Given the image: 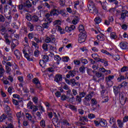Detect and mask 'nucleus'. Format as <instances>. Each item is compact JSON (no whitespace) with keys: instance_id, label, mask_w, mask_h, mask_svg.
<instances>
[{"instance_id":"1","label":"nucleus","mask_w":128,"mask_h":128,"mask_svg":"<svg viewBox=\"0 0 128 128\" xmlns=\"http://www.w3.org/2000/svg\"><path fill=\"white\" fill-rule=\"evenodd\" d=\"M88 6L90 12L94 14H98V10L96 8V4L94 3V2L92 0L89 1Z\"/></svg>"},{"instance_id":"2","label":"nucleus","mask_w":128,"mask_h":128,"mask_svg":"<svg viewBox=\"0 0 128 128\" xmlns=\"http://www.w3.org/2000/svg\"><path fill=\"white\" fill-rule=\"evenodd\" d=\"M94 92H90L89 94L86 96L84 98L83 100V104L84 106H90V100H92V98L94 96Z\"/></svg>"},{"instance_id":"3","label":"nucleus","mask_w":128,"mask_h":128,"mask_svg":"<svg viewBox=\"0 0 128 128\" xmlns=\"http://www.w3.org/2000/svg\"><path fill=\"white\" fill-rule=\"evenodd\" d=\"M118 14H120V16L119 20H124L126 16H128V12L126 10H117Z\"/></svg>"},{"instance_id":"4","label":"nucleus","mask_w":128,"mask_h":128,"mask_svg":"<svg viewBox=\"0 0 128 128\" xmlns=\"http://www.w3.org/2000/svg\"><path fill=\"white\" fill-rule=\"evenodd\" d=\"M78 36V42L80 44H82V42H86V39L87 36L86 33H80Z\"/></svg>"},{"instance_id":"5","label":"nucleus","mask_w":128,"mask_h":128,"mask_svg":"<svg viewBox=\"0 0 128 128\" xmlns=\"http://www.w3.org/2000/svg\"><path fill=\"white\" fill-rule=\"evenodd\" d=\"M56 42V38L52 36H48L45 40V42L46 44H54Z\"/></svg>"},{"instance_id":"6","label":"nucleus","mask_w":128,"mask_h":128,"mask_svg":"<svg viewBox=\"0 0 128 128\" xmlns=\"http://www.w3.org/2000/svg\"><path fill=\"white\" fill-rule=\"evenodd\" d=\"M122 88V84H119L118 86H114L113 87L114 88V92L115 96H118L120 92V88Z\"/></svg>"},{"instance_id":"7","label":"nucleus","mask_w":128,"mask_h":128,"mask_svg":"<svg viewBox=\"0 0 128 128\" xmlns=\"http://www.w3.org/2000/svg\"><path fill=\"white\" fill-rule=\"evenodd\" d=\"M14 54L16 57L17 60H20V58H22V53L18 50H16L14 51Z\"/></svg>"},{"instance_id":"8","label":"nucleus","mask_w":128,"mask_h":128,"mask_svg":"<svg viewBox=\"0 0 128 128\" xmlns=\"http://www.w3.org/2000/svg\"><path fill=\"white\" fill-rule=\"evenodd\" d=\"M120 46L122 50H126L128 48V43L126 42H120Z\"/></svg>"},{"instance_id":"9","label":"nucleus","mask_w":128,"mask_h":128,"mask_svg":"<svg viewBox=\"0 0 128 128\" xmlns=\"http://www.w3.org/2000/svg\"><path fill=\"white\" fill-rule=\"evenodd\" d=\"M32 82L36 84V88H40V82L38 78H34Z\"/></svg>"},{"instance_id":"10","label":"nucleus","mask_w":128,"mask_h":128,"mask_svg":"<svg viewBox=\"0 0 128 128\" xmlns=\"http://www.w3.org/2000/svg\"><path fill=\"white\" fill-rule=\"evenodd\" d=\"M119 98L121 102H124V104H126V98H124V94L122 93H120Z\"/></svg>"},{"instance_id":"11","label":"nucleus","mask_w":128,"mask_h":128,"mask_svg":"<svg viewBox=\"0 0 128 128\" xmlns=\"http://www.w3.org/2000/svg\"><path fill=\"white\" fill-rule=\"evenodd\" d=\"M62 80V76L60 74H56L54 78V82H60V80Z\"/></svg>"},{"instance_id":"12","label":"nucleus","mask_w":128,"mask_h":128,"mask_svg":"<svg viewBox=\"0 0 128 128\" xmlns=\"http://www.w3.org/2000/svg\"><path fill=\"white\" fill-rule=\"evenodd\" d=\"M32 6V4L30 2V0H26V2L24 3V8H30Z\"/></svg>"},{"instance_id":"13","label":"nucleus","mask_w":128,"mask_h":128,"mask_svg":"<svg viewBox=\"0 0 128 128\" xmlns=\"http://www.w3.org/2000/svg\"><path fill=\"white\" fill-rule=\"evenodd\" d=\"M91 104L92 106L93 107V110H96V108H95L94 106H96V104H98L95 98L92 99Z\"/></svg>"},{"instance_id":"14","label":"nucleus","mask_w":128,"mask_h":128,"mask_svg":"<svg viewBox=\"0 0 128 128\" xmlns=\"http://www.w3.org/2000/svg\"><path fill=\"white\" fill-rule=\"evenodd\" d=\"M40 20V18H38V16L34 15L32 16V19L31 20V22H38Z\"/></svg>"},{"instance_id":"15","label":"nucleus","mask_w":128,"mask_h":128,"mask_svg":"<svg viewBox=\"0 0 128 128\" xmlns=\"http://www.w3.org/2000/svg\"><path fill=\"white\" fill-rule=\"evenodd\" d=\"M70 82L74 86H80V84H79L78 82H76V80L74 78L72 79L70 81Z\"/></svg>"},{"instance_id":"16","label":"nucleus","mask_w":128,"mask_h":128,"mask_svg":"<svg viewBox=\"0 0 128 128\" xmlns=\"http://www.w3.org/2000/svg\"><path fill=\"white\" fill-rule=\"evenodd\" d=\"M6 72V70L2 67V65H0V78H2L4 76V74Z\"/></svg>"},{"instance_id":"17","label":"nucleus","mask_w":128,"mask_h":128,"mask_svg":"<svg viewBox=\"0 0 128 128\" xmlns=\"http://www.w3.org/2000/svg\"><path fill=\"white\" fill-rule=\"evenodd\" d=\"M100 126H106V121L104 119H101L100 121Z\"/></svg>"},{"instance_id":"18","label":"nucleus","mask_w":128,"mask_h":128,"mask_svg":"<svg viewBox=\"0 0 128 128\" xmlns=\"http://www.w3.org/2000/svg\"><path fill=\"white\" fill-rule=\"evenodd\" d=\"M95 74L97 78H102L101 80H104V75L102 74L97 72Z\"/></svg>"},{"instance_id":"19","label":"nucleus","mask_w":128,"mask_h":128,"mask_svg":"<svg viewBox=\"0 0 128 128\" xmlns=\"http://www.w3.org/2000/svg\"><path fill=\"white\" fill-rule=\"evenodd\" d=\"M63 88L64 90H67V92H66L67 94H70L72 92V90H70V88L68 86V85H66V84H65L64 85Z\"/></svg>"},{"instance_id":"20","label":"nucleus","mask_w":128,"mask_h":128,"mask_svg":"<svg viewBox=\"0 0 128 128\" xmlns=\"http://www.w3.org/2000/svg\"><path fill=\"white\" fill-rule=\"evenodd\" d=\"M104 34H100L97 36V38L98 40L104 41Z\"/></svg>"},{"instance_id":"21","label":"nucleus","mask_w":128,"mask_h":128,"mask_svg":"<svg viewBox=\"0 0 128 128\" xmlns=\"http://www.w3.org/2000/svg\"><path fill=\"white\" fill-rule=\"evenodd\" d=\"M78 30L80 34L86 33V32L84 31V26L80 25L78 27Z\"/></svg>"},{"instance_id":"22","label":"nucleus","mask_w":128,"mask_h":128,"mask_svg":"<svg viewBox=\"0 0 128 128\" xmlns=\"http://www.w3.org/2000/svg\"><path fill=\"white\" fill-rule=\"evenodd\" d=\"M27 26L30 28V32H32L34 30V25L32 24L30 22H28L27 24Z\"/></svg>"},{"instance_id":"23","label":"nucleus","mask_w":128,"mask_h":128,"mask_svg":"<svg viewBox=\"0 0 128 128\" xmlns=\"http://www.w3.org/2000/svg\"><path fill=\"white\" fill-rule=\"evenodd\" d=\"M54 26H60L62 24V21L60 20H57L54 22Z\"/></svg>"},{"instance_id":"24","label":"nucleus","mask_w":128,"mask_h":128,"mask_svg":"<svg viewBox=\"0 0 128 128\" xmlns=\"http://www.w3.org/2000/svg\"><path fill=\"white\" fill-rule=\"evenodd\" d=\"M110 36L111 38L113 40H116V38H118V36H116V34L115 32H112Z\"/></svg>"},{"instance_id":"25","label":"nucleus","mask_w":128,"mask_h":128,"mask_svg":"<svg viewBox=\"0 0 128 128\" xmlns=\"http://www.w3.org/2000/svg\"><path fill=\"white\" fill-rule=\"evenodd\" d=\"M42 26L44 30V28H46L47 30L50 28V24L47 22H44L42 24Z\"/></svg>"},{"instance_id":"26","label":"nucleus","mask_w":128,"mask_h":128,"mask_svg":"<svg viewBox=\"0 0 128 128\" xmlns=\"http://www.w3.org/2000/svg\"><path fill=\"white\" fill-rule=\"evenodd\" d=\"M94 22L96 24H100V22H102V19L99 17H96L94 19Z\"/></svg>"},{"instance_id":"27","label":"nucleus","mask_w":128,"mask_h":128,"mask_svg":"<svg viewBox=\"0 0 128 128\" xmlns=\"http://www.w3.org/2000/svg\"><path fill=\"white\" fill-rule=\"evenodd\" d=\"M6 118H8V116H6V114H2V115L0 116V122H4V120Z\"/></svg>"},{"instance_id":"28","label":"nucleus","mask_w":128,"mask_h":128,"mask_svg":"<svg viewBox=\"0 0 128 128\" xmlns=\"http://www.w3.org/2000/svg\"><path fill=\"white\" fill-rule=\"evenodd\" d=\"M26 116L28 120H32V114H30V113H26Z\"/></svg>"},{"instance_id":"29","label":"nucleus","mask_w":128,"mask_h":128,"mask_svg":"<svg viewBox=\"0 0 128 128\" xmlns=\"http://www.w3.org/2000/svg\"><path fill=\"white\" fill-rule=\"evenodd\" d=\"M42 114V112L40 111V112H36V116L38 118V120H42V114Z\"/></svg>"},{"instance_id":"30","label":"nucleus","mask_w":128,"mask_h":128,"mask_svg":"<svg viewBox=\"0 0 128 128\" xmlns=\"http://www.w3.org/2000/svg\"><path fill=\"white\" fill-rule=\"evenodd\" d=\"M78 72L76 70H70L68 72L69 74L70 75V76H74V74H76Z\"/></svg>"},{"instance_id":"31","label":"nucleus","mask_w":128,"mask_h":128,"mask_svg":"<svg viewBox=\"0 0 128 128\" xmlns=\"http://www.w3.org/2000/svg\"><path fill=\"white\" fill-rule=\"evenodd\" d=\"M6 74H10V72H12V68L8 66H6Z\"/></svg>"},{"instance_id":"32","label":"nucleus","mask_w":128,"mask_h":128,"mask_svg":"<svg viewBox=\"0 0 128 128\" xmlns=\"http://www.w3.org/2000/svg\"><path fill=\"white\" fill-rule=\"evenodd\" d=\"M26 20H29V22H32V15H30V14H26Z\"/></svg>"},{"instance_id":"33","label":"nucleus","mask_w":128,"mask_h":128,"mask_svg":"<svg viewBox=\"0 0 128 128\" xmlns=\"http://www.w3.org/2000/svg\"><path fill=\"white\" fill-rule=\"evenodd\" d=\"M118 124V125L119 128H122L124 126V122H122V120H117Z\"/></svg>"},{"instance_id":"34","label":"nucleus","mask_w":128,"mask_h":128,"mask_svg":"<svg viewBox=\"0 0 128 128\" xmlns=\"http://www.w3.org/2000/svg\"><path fill=\"white\" fill-rule=\"evenodd\" d=\"M114 76H109L108 78H106V82H110L112 80H114Z\"/></svg>"},{"instance_id":"35","label":"nucleus","mask_w":128,"mask_h":128,"mask_svg":"<svg viewBox=\"0 0 128 128\" xmlns=\"http://www.w3.org/2000/svg\"><path fill=\"white\" fill-rule=\"evenodd\" d=\"M81 62L84 64H88V62L86 58L84 59L83 58H81L80 59Z\"/></svg>"},{"instance_id":"36","label":"nucleus","mask_w":128,"mask_h":128,"mask_svg":"<svg viewBox=\"0 0 128 128\" xmlns=\"http://www.w3.org/2000/svg\"><path fill=\"white\" fill-rule=\"evenodd\" d=\"M2 128H14V125L12 124L11 123L8 124V126H3Z\"/></svg>"},{"instance_id":"37","label":"nucleus","mask_w":128,"mask_h":128,"mask_svg":"<svg viewBox=\"0 0 128 128\" xmlns=\"http://www.w3.org/2000/svg\"><path fill=\"white\" fill-rule=\"evenodd\" d=\"M30 110H32L33 112H36V110H38V108L36 106L32 105V106L30 108Z\"/></svg>"},{"instance_id":"38","label":"nucleus","mask_w":128,"mask_h":128,"mask_svg":"<svg viewBox=\"0 0 128 128\" xmlns=\"http://www.w3.org/2000/svg\"><path fill=\"white\" fill-rule=\"evenodd\" d=\"M39 64L42 68H44V64H46V62L44 60H40Z\"/></svg>"},{"instance_id":"39","label":"nucleus","mask_w":128,"mask_h":128,"mask_svg":"<svg viewBox=\"0 0 128 128\" xmlns=\"http://www.w3.org/2000/svg\"><path fill=\"white\" fill-rule=\"evenodd\" d=\"M42 46V48L44 50H46V51L48 50V44H44Z\"/></svg>"},{"instance_id":"40","label":"nucleus","mask_w":128,"mask_h":128,"mask_svg":"<svg viewBox=\"0 0 128 128\" xmlns=\"http://www.w3.org/2000/svg\"><path fill=\"white\" fill-rule=\"evenodd\" d=\"M128 67L126 66H124L121 68L122 72H128Z\"/></svg>"},{"instance_id":"41","label":"nucleus","mask_w":128,"mask_h":128,"mask_svg":"<svg viewBox=\"0 0 128 128\" xmlns=\"http://www.w3.org/2000/svg\"><path fill=\"white\" fill-rule=\"evenodd\" d=\"M6 21V18H4V16H2V14H0V22H4Z\"/></svg>"},{"instance_id":"42","label":"nucleus","mask_w":128,"mask_h":128,"mask_svg":"<svg viewBox=\"0 0 128 128\" xmlns=\"http://www.w3.org/2000/svg\"><path fill=\"white\" fill-rule=\"evenodd\" d=\"M42 56V60H44V61L45 62H48L49 58L48 56L43 55Z\"/></svg>"},{"instance_id":"43","label":"nucleus","mask_w":128,"mask_h":128,"mask_svg":"<svg viewBox=\"0 0 128 128\" xmlns=\"http://www.w3.org/2000/svg\"><path fill=\"white\" fill-rule=\"evenodd\" d=\"M21 30L23 34H27L28 33V28L26 27H23L21 29Z\"/></svg>"},{"instance_id":"44","label":"nucleus","mask_w":128,"mask_h":128,"mask_svg":"<svg viewBox=\"0 0 128 128\" xmlns=\"http://www.w3.org/2000/svg\"><path fill=\"white\" fill-rule=\"evenodd\" d=\"M54 60H56L57 62H60V60H62V58H60V56L56 55L54 56Z\"/></svg>"},{"instance_id":"45","label":"nucleus","mask_w":128,"mask_h":128,"mask_svg":"<svg viewBox=\"0 0 128 128\" xmlns=\"http://www.w3.org/2000/svg\"><path fill=\"white\" fill-rule=\"evenodd\" d=\"M68 60H70L68 56H64L62 58V62H68Z\"/></svg>"},{"instance_id":"46","label":"nucleus","mask_w":128,"mask_h":128,"mask_svg":"<svg viewBox=\"0 0 128 128\" xmlns=\"http://www.w3.org/2000/svg\"><path fill=\"white\" fill-rule=\"evenodd\" d=\"M79 70L80 72H84V70H86V67L84 66H82L80 68Z\"/></svg>"},{"instance_id":"47","label":"nucleus","mask_w":128,"mask_h":128,"mask_svg":"<svg viewBox=\"0 0 128 128\" xmlns=\"http://www.w3.org/2000/svg\"><path fill=\"white\" fill-rule=\"evenodd\" d=\"M40 125L42 128H44V126H46V122H44V120H41L40 122Z\"/></svg>"},{"instance_id":"48","label":"nucleus","mask_w":128,"mask_h":128,"mask_svg":"<svg viewBox=\"0 0 128 128\" xmlns=\"http://www.w3.org/2000/svg\"><path fill=\"white\" fill-rule=\"evenodd\" d=\"M32 102H29L27 104V106L29 110L33 106Z\"/></svg>"},{"instance_id":"49","label":"nucleus","mask_w":128,"mask_h":128,"mask_svg":"<svg viewBox=\"0 0 128 128\" xmlns=\"http://www.w3.org/2000/svg\"><path fill=\"white\" fill-rule=\"evenodd\" d=\"M92 58H94V60H98V54H92Z\"/></svg>"},{"instance_id":"50","label":"nucleus","mask_w":128,"mask_h":128,"mask_svg":"<svg viewBox=\"0 0 128 128\" xmlns=\"http://www.w3.org/2000/svg\"><path fill=\"white\" fill-rule=\"evenodd\" d=\"M69 108H70V110H74V112H76V106H74L70 105Z\"/></svg>"},{"instance_id":"51","label":"nucleus","mask_w":128,"mask_h":128,"mask_svg":"<svg viewBox=\"0 0 128 128\" xmlns=\"http://www.w3.org/2000/svg\"><path fill=\"white\" fill-rule=\"evenodd\" d=\"M24 54V56L25 58H27L29 62H30V60H32L30 59V56H28V53H25Z\"/></svg>"},{"instance_id":"52","label":"nucleus","mask_w":128,"mask_h":128,"mask_svg":"<svg viewBox=\"0 0 128 128\" xmlns=\"http://www.w3.org/2000/svg\"><path fill=\"white\" fill-rule=\"evenodd\" d=\"M88 118H90V120H92V118H96V116L94 114H90L88 115Z\"/></svg>"},{"instance_id":"53","label":"nucleus","mask_w":128,"mask_h":128,"mask_svg":"<svg viewBox=\"0 0 128 128\" xmlns=\"http://www.w3.org/2000/svg\"><path fill=\"white\" fill-rule=\"evenodd\" d=\"M101 52H102V54H109L110 56H112V54H110V52L104 50H102Z\"/></svg>"},{"instance_id":"54","label":"nucleus","mask_w":128,"mask_h":128,"mask_svg":"<svg viewBox=\"0 0 128 128\" xmlns=\"http://www.w3.org/2000/svg\"><path fill=\"white\" fill-rule=\"evenodd\" d=\"M28 38L30 40H32V38H34V33L30 32L28 34Z\"/></svg>"},{"instance_id":"55","label":"nucleus","mask_w":128,"mask_h":128,"mask_svg":"<svg viewBox=\"0 0 128 128\" xmlns=\"http://www.w3.org/2000/svg\"><path fill=\"white\" fill-rule=\"evenodd\" d=\"M68 97L66 96V95H62L61 96L62 100H68Z\"/></svg>"},{"instance_id":"56","label":"nucleus","mask_w":128,"mask_h":128,"mask_svg":"<svg viewBox=\"0 0 128 128\" xmlns=\"http://www.w3.org/2000/svg\"><path fill=\"white\" fill-rule=\"evenodd\" d=\"M121 28L122 30H126L128 28V26L126 24H123L121 25Z\"/></svg>"},{"instance_id":"57","label":"nucleus","mask_w":128,"mask_h":128,"mask_svg":"<svg viewBox=\"0 0 128 128\" xmlns=\"http://www.w3.org/2000/svg\"><path fill=\"white\" fill-rule=\"evenodd\" d=\"M38 54H40V51L38 50H35L34 52V56H38Z\"/></svg>"},{"instance_id":"58","label":"nucleus","mask_w":128,"mask_h":128,"mask_svg":"<svg viewBox=\"0 0 128 128\" xmlns=\"http://www.w3.org/2000/svg\"><path fill=\"white\" fill-rule=\"evenodd\" d=\"M32 100H33L34 102V104H38V97L34 96L32 98Z\"/></svg>"},{"instance_id":"59","label":"nucleus","mask_w":128,"mask_h":128,"mask_svg":"<svg viewBox=\"0 0 128 128\" xmlns=\"http://www.w3.org/2000/svg\"><path fill=\"white\" fill-rule=\"evenodd\" d=\"M16 44H14V42H12L11 44V48H12V50H14V48H16Z\"/></svg>"},{"instance_id":"60","label":"nucleus","mask_w":128,"mask_h":128,"mask_svg":"<svg viewBox=\"0 0 128 128\" xmlns=\"http://www.w3.org/2000/svg\"><path fill=\"white\" fill-rule=\"evenodd\" d=\"M66 2V0H60V5L61 6H64V4Z\"/></svg>"},{"instance_id":"61","label":"nucleus","mask_w":128,"mask_h":128,"mask_svg":"<svg viewBox=\"0 0 128 128\" xmlns=\"http://www.w3.org/2000/svg\"><path fill=\"white\" fill-rule=\"evenodd\" d=\"M55 96H56V98H60V96H62V94H60V92L57 91L55 93Z\"/></svg>"},{"instance_id":"62","label":"nucleus","mask_w":128,"mask_h":128,"mask_svg":"<svg viewBox=\"0 0 128 128\" xmlns=\"http://www.w3.org/2000/svg\"><path fill=\"white\" fill-rule=\"evenodd\" d=\"M80 98H84V96H86V92H82L80 93Z\"/></svg>"},{"instance_id":"63","label":"nucleus","mask_w":128,"mask_h":128,"mask_svg":"<svg viewBox=\"0 0 128 128\" xmlns=\"http://www.w3.org/2000/svg\"><path fill=\"white\" fill-rule=\"evenodd\" d=\"M32 45L35 46L36 48H38V44L36 43V42L32 41Z\"/></svg>"},{"instance_id":"64","label":"nucleus","mask_w":128,"mask_h":128,"mask_svg":"<svg viewBox=\"0 0 128 128\" xmlns=\"http://www.w3.org/2000/svg\"><path fill=\"white\" fill-rule=\"evenodd\" d=\"M60 14H62V16H66V12L64 10H60Z\"/></svg>"}]
</instances>
